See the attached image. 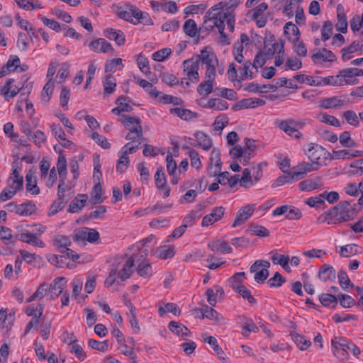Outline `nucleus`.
I'll return each instance as SVG.
<instances>
[{"label":"nucleus","instance_id":"f257e3e1","mask_svg":"<svg viewBox=\"0 0 363 363\" xmlns=\"http://www.w3.org/2000/svg\"><path fill=\"white\" fill-rule=\"evenodd\" d=\"M350 202L345 201L323 213L318 219L319 223L337 224L353 219Z\"/></svg>","mask_w":363,"mask_h":363},{"label":"nucleus","instance_id":"f03ea898","mask_svg":"<svg viewBox=\"0 0 363 363\" xmlns=\"http://www.w3.org/2000/svg\"><path fill=\"white\" fill-rule=\"evenodd\" d=\"M5 207L9 212H13L21 216H31L37 211L35 204L30 201H27L20 205L13 202H10L7 203Z\"/></svg>","mask_w":363,"mask_h":363},{"label":"nucleus","instance_id":"7ed1b4c3","mask_svg":"<svg viewBox=\"0 0 363 363\" xmlns=\"http://www.w3.org/2000/svg\"><path fill=\"white\" fill-rule=\"evenodd\" d=\"M183 73L192 83H196L199 80V65L197 60L192 57L184 60L182 63Z\"/></svg>","mask_w":363,"mask_h":363},{"label":"nucleus","instance_id":"20e7f679","mask_svg":"<svg viewBox=\"0 0 363 363\" xmlns=\"http://www.w3.org/2000/svg\"><path fill=\"white\" fill-rule=\"evenodd\" d=\"M337 76L338 86L356 85L359 83V79L355 77L353 67L340 69Z\"/></svg>","mask_w":363,"mask_h":363},{"label":"nucleus","instance_id":"39448f33","mask_svg":"<svg viewBox=\"0 0 363 363\" xmlns=\"http://www.w3.org/2000/svg\"><path fill=\"white\" fill-rule=\"evenodd\" d=\"M100 238L99 233L93 228H84L78 230L73 236L74 241H87L90 243L96 242Z\"/></svg>","mask_w":363,"mask_h":363},{"label":"nucleus","instance_id":"423d86ee","mask_svg":"<svg viewBox=\"0 0 363 363\" xmlns=\"http://www.w3.org/2000/svg\"><path fill=\"white\" fill-rule=\"evenodd\" d=\"M66 284L67 281L63 277H57L48 286V299L51 301L58 297L62 293Z\"/></svg>","mask_w":363,"mask_h":363},{"label":"nucleus","instance_id":"0eeeda50","mask_svg":"<svg viewBox=\"0 0 363 363\" xmlns=\"http://www.w3.org/2000/svg\"><path fill=\"white\" fill-rule=\"evenodd\" d=\"M311 59L315 64H323L326 62H335L337 57L332 51L321 48L312 54Z\"/></svg>","mask_w":363,"mask_h":363},{"label":"nucleus","instance_id":"6e6552de","mask_svg":"<svg viewBox=\"0 0 363 363\" xmlns=\"http://www.w3.org/2000/svg\"><path fill=\"white\" fill-rule=\"evenodd\" d=\"M320 166L319 162H302L293 168L296 176L295 179L298 180L303 179L308 172L318 170Z\"/></svg>","mask_w":363,"mask_h":363},{"label":"nucleus","instance_id":"1a4fd4ad","mask_svg":"<svg viewBox=\"0 0 363 363\" xmlns=\"http://www.w3.org/2000/svg\"><path fill=\"white\" fill-rule=\"evenodd\" d=\"M196 60L199 63L206 65L207 67H216V64H218V60L216 55L213 52L208 51L206 49H203L201 51V54L196 55L195 57Z\"/></svg>","mask_w":363,"mask_h":363},{"label":"nucleus","instance_id":"9d476101","mask_svg":"<svg viewBox=\"0 0 363 363\" xmlns=\"http://www.w3.org/2000/svg\"><path fill=\"white\" fill-rule=\"evenodd\" d=\"M265 104V101L259 98L244 99L233 106V110L238 111L243 108H255Z\"/></svg>","mask_w":363,"mask_h":363},{"label":"nucleus","instance_id":"9b49d317","mask_svg":"<svg viewBox=\"0 0 363 363\" xmlns=\"http://www.w3.org/2000/svg\"><path fill=\"white\" fill-rule=\"evenodd\" d=\"M225 213V208L223 206L216 207L213 208L211 213L205 216L202 220L203 226H208L215 222L220 220Z\"/></svg>","mask_w":363,"mask_h":363},{"label":"nucleus","instance_id":"f8f14e48","mask_svg":"<svg viewBox=\"0 0 363 363\" xmlns=\"http://www.w3.org/2000/svg\"><path fill=\"white\" fill-rule=\"evenodd\" d=\"M89 48L96 52L106 53L113 50L112 45L104 38H98L89 44Z\"/></svg>","mask_w":363,"mask_h":363},{"label":"nucleus","instance_id":"ddd939ff","mask_svg":"<svg viewBox=\"0 0 363 363\" xmlns=\"http://www.w3.org/2000/svg\"><path fill=\"white\" fill-rule=\"evenodd\" d=\"M275 123L281 130L284 131L286 134L291 137L298 139L301 135V133L296 128L291 125L294 123V121L292 120L277 121Z\"/></svg>","mask_w":363,"mask_h":363},{"label":"nucleus","instance_id":"4468645a","mask_svg":"<svg viewBox=\"0 0 363 363\" xmlns=\"http://www.w3.org/2000/svg\"><path fill=\"white\" fill-rule=\"evenodd\" d=\"M254 208L250 206H245L240 208L237 214L233 227L235 228L246 222L253 214Z\"/></svg>","mask_w":363,"mask_h":363},{"label":"nucleus","instance_id":"2eb2a0df","mask_svg":"<svg viewBox=\"0 0 363 363\" xmlns=\"http://www.w3.org/2000/svg\"><path fill=\"white\" fill-rule=\"evenodd\" d=\"M175 254L174 246L162 245L151 251V255L161 259L172 258Z\"/></svg>","mask_w":363,"mask_h":363},{"label":"nucleus","instance_id":"dca6fc26","mask_svg":"<svg viewBox=\"0 0 363 363\" xmlns=\"http://www.w3.org/2000/svg\"><path fill=\"white\" fill-rule=\"evenodd\" d=\"M13 82V79H8L6 84L1 89V94L4 95L6 101H9L14 97L22 89L17 86H13L12 85Z\"/></svg>","mask_w":363,"mask_h":363},{"label":"nucleus","instance_id":"f3484780","mask_svg":"<svg viewBox=\"0 0 363 363\" xmlns=\"http://www.w3.org/2000/svg\"><path fill=\"white\" fill-rule=\"evenodd\" d=\"M322 186L321 179L319 177L301 181L298 184L299 189L303 191H311L319 189Z\"/></svg>","mask_w":363,"mask_h":363},{"label":"nucleus","instance_id":"a211bd4d","mask_svg":"<svg viewBox=\"0 0 363 363\" xmlns=\"http://www.w3.org/2000/svg\"><path fill=\"white\" fill-rule=\"evenodd\" d=\"M168 328L175 335L179 337H190L191 335V331L184 325L176 322L170 321L168 324Z\"/></svg>","mask_w":363,"mask_h":363},{"label":"nucleus","instance_id":"6ab92c4d","mask_svg":"<svg viewBox=\"0 0 363 363\" xmlns=\"http://www.w3.org/2000/svg\"><path fill=\"white\" fill-rule=\"evenodd\" d=\"M125 257L127 258V259L123 264L122 269L119 272H117L118 277L122 281H125L130 277L133 272V267L135 262V260L131 257L126 255Z\"/></svg>","mask_w":363,"mask_h":363},{"label":"nucleus","instance_id":"aec40b11","mask_svg":"<svg viewBox=\"0 0 363 363\" xmlns=\"http://www.w3.org/2000/svg\"><path fill=\"white\" fill-rule=\"evenodd\" d=\"M104 35L109 40H114L118 45H122L125 43V35L120 30H117L113 28H108L104 31Z\"/></svg>","mask_w":363,"mask_h":363},{"label":"nucleus","instance_id":"412c9836","mask_svg":"<svg viewBox=\"0 0 363 363\" xmlns=\"http://www.w3.org/2000/svg\"><path fill=\"white\" fill-rule=\"evenodd\" d=\"M202 337L205 342H207L208 344L212 346L213 350L217 354L218 357L220 360L225 361V354L223 351L222 348L218 345L216 338L213 336L208 335L207 334H203Z\"/></svg>","mask_w":363,"mask_h":363},{"label":"nucleus","instance_id":"4be33fe9","mask_svg":"<svg viewBox=\"0 0 363 363\" xmlns=\"http://www.w3.org/2000/svg\"><path fill=\"white\" fill-rule=\"evenodd\" d=\"M362 252V247L357 244H348L340 247L339 254L342 257H350Z\"/></svg>","mask_w":363,"mask_h":363},{"label":"nucleus","instance_id":"5701e85b","mask_svg":"<svg viewBox=\"0 0 363 363\" xmlns=\"http://www.w3.org/2000/svg\"><path fill=\"white\" fill-rule=\"evenodd\" d=\"M86 194H78L70 203L68 211L72 213H77L82 209L87 201Z\"/></svg>","mask_w":363,"mask_h":363},{"label":"nucleus","instance_id":"b1692460","mask_svg":"<svg viewBox=\"0 0 363 363\" xmlns=\"http://www.w3.org/2000/svg\"><path fill=\"white\" fill-rule=\"evenodd\" d=\"M208 246L213 252L230 253L233 250L229 243L225 240H217L211 241L208 243Z\"/></svg>","mask_w":363,"mask_h":363},{"label":"nucleus","instance_id":"393cba45","mask_svg":"<svg viewBox=\"0 0 363 363\" xmlns=\"http://www.w3.org/2000/svg\"><path fill=\"white\" fill-rule=\"evenodd\" d=\"M363 155L362 150H334L333 151V157L335 160H345V159H350L361 157Z\"/></svg>","mask_w":363,"mask_h":363},{"label":"nucleus","instance_id":"a878e982","mask_svg":"<svg viewBox=\"0 0 363 363\" xmlns=\"http://www.w3.org/2000/svg\"><path fill=\"white\" fill-rule=\"evenodd\" d=\"M20 65V59L17 55H11L7 63L0 70V77L14 71Z\"/></svg>","mask_w":363,"mask_h":363},{"label":"nucleus","instance_id":"bb28decb","mask_svg":"<svg viewBox=\"0 0 363 363\" xmlns=\"http://www.w3.org/2000/svg\"><path fill=\"white\" fill-rule=\"evenodd\" d=\"M54 246L61 253H65L67 248L71 245V240L68 236L57 235H55L53 240Z\"/></svg>","mask_w":363,"mask_h":363},{"label":"nucleus","instance_id":"cd10ccee","mask_svg":"<svg viewBox=\"0 0 363 363\" xmlns=\"http://www.w3.org/2000/svg\"><path fill=\"white\" fill-rule=\"evenodd\" d=\"M337 23L336 28L337 30L345 33L347 30V21L344 13V9L342 4H338L337 6Z\"/></svg>","mask_w":363,"mask_h":363},{"label":"nucleus","instance_id":"c85d7f7f","mask_svg":"<svg viewBox=\"0 0 363 363\" xmlns=\"http://www.w3.org/2000/svg\"><path fill=\"white\" fill-rule=\"evenodd\" d=\"M318 277L323 281L333 280L335 278V270L329 264H323L318 271Z\"/></svg>","mask_w":363,"mask_h":363},{"label":"nucleus","instance_id":"c756f323","mask_svg":"<svg viewBox=\"0 0 363 363\" xmlns=\"http://www.w3.org/2000/svg\"><path fill=\"white\" fill-rule=\"evenodd\" d=\"M16 237H18V239L22 242L33 245L34 246H38L40 247H44L45 246L44 242L41 240L38 239V238L35 234L30 233H21L16 235Z\"/></svg>","mask_w":363,"mask_h":363},{"label":"nucleus","instance_id":"7c9ffc66","mask_svg":"<svg viewBox=\"0 0 363 363\" xmlns=\"http://www.w3.org/2000/svg\"><path fill=\"white\" fill-rule=\"evenodd\" d=\"M197 145L204 150H208L211 148L213 143L211 139L203 132H196L194 135Z\"/></svg>","mask_w":363,"mask_h":363},{"label":"nucleus","instance_id":"2f4dec72","mask_svg":"<svg viewBox=\"0 0 363 363\" xmlns=\"http://www.w3.org/2000/svg\"><path fill=\"white\" fill-rule=\"evenodd\" d=\"M290 335L294 343L301 350H306L311 345V341L305 336L295 332H291Z\"/></svg>","mask_w":363,"mask_h":363},{"label":"nucleus","instance_id":"473e14b6","mask_svg":"<svg viewBox=\"0 0 363 363\" xmlns=\"http://www.w3.org/2000/svg\"><path fill=\"white\" fill-rule=\"evenodd\" d=\"M129 133L125 135V139L130 140V143H136L139 140H145L143 135V128L141 125L129 128Z\"/></svg>","mask_w":363,"mask_h":363},{"label":"nucleus","instance_id":"72a5a7b5","mask_svg":"<svg viewBox=\"0 0 363 363\" xmlns=\"http://www.w3.org/2000/svg\"><path fill=\"white\" fill-rule=\"evenodd\" d=\"M338 337H335L332 340L331 345L335 356H336L341 361L346 360L349 358V352L343 347H340L338 345Z\"/></svg>","mask_w":363,"mask_h":363},{"label":"nucleus","instance_id":"f704fd0d","mask_svg":"<svg viewBox=\"0 0 363 363\" xmlns=\"http://www.w3.org/2000/svg\"><path fill=\"white\" fill-rule=\"evenodd\" d=\"M26 189L33 195H38L40 193V189L37 186L36 178L31 171H29L26 175Z\"/></svg>","mask_w":363,"mask_h":363},{"label":"nucleus","instance_id":"c9c22d12","mask_svg":"<svg viewBox=\"0 0 363 363\" xmlns=\"http://www.w3.org/2000/svg\"><path fill=\"white\" fill-rule=\"evenodd\" d=\"M228 14H223L221 16L220 18L218 21H212L204 18V21L202 24V26L199 28V33L206 32V34H208L214 27H216L218 29V25L220 21L224 23L225 18L228 16Z\"/></svg>","mask_w":363,"mask_h":363},{"label":"nucleus","instance_id":"e433bc0d","mask_svg":"<svg viewBox=\"0 0 363 363\" xmlns=\"http://www.w3.org/2000/svg\"><path fill=\"white\" fill-rule=\"evenodd\" d=\"M346 103L345 100L340 99L337 96H333L322 100L320 106L324 108H333L340 107Z\"/></svg>","mask_w":363,"mask_h":363},{"label":"nucleus","instance_id":"4c0bfd02","mask_svg":"<svg viewBox=\"0 0 363 363\" xmlns=\"http://www.w3.org/2000/svg\"><path fill=\"white\" fill-rule=\"evenodd\" d=\"M233 289L243 298L247 299L250 304H255L257 303L256 299L251 295L250 291L243 284L233 285Z\"/></svg>","mask_w":363,"mask_h":363},{"label":"nucleus","instance_id":"58836bf2","mask_svg":"<svg viewBox=\"0 0 363 363\" xmlns=\"http://www.w3.org/2000/svg\"><path fill=\"white\" fill-rule=\"evenodd\" d=\"M203 108H213L218 111H223L228 108V104L220 99H211L205 105H201Z\"/></svg>","mask_w":363,"mask_h":363},{"label":"nucleus","instance_id":"ea45409f","mask_svg":"<svg viewBox=\"0 0 363 363\" xmlns=\"http://www.w3.org/2000/svg\"><path fill=\"white\" fill-rule=\"evenodd\" d=\"M337 345L340 347H345L348 352L349 351H350L352 353V354L356 357H358L359 354L361 352L360 349L356 345H354L352 342L347 340L343 337H338Z\"/></svg>","mask_w":363,"mask_h":363},{"label":"nucleus","instance_id":"a19ab883","mask_svg":"<svg viewBox=\"0 0 363 363\" xmlns=\"http://www.w3.org/2000/svg\"><path fill=\"white\" fill-rule=\"evenodd\" d=\"M103 189L100 182L96 183L90 193L91 202L94 204L103 202Z\"/></svg>","mask_w":363,"mask_h":363},{"label":"nucleus","instance_id":"79ce46f5","mask_svg":"<svg viewBox=\"0 0 363 363\" xmlns=\"http://www.w3.org/2000/svg\"><path fill=\"white\" fill-rule=\"evenodd\" d=\"M321 150V145L311 144L306 152L308 159L313 162H318L320 159Z\"/></svg>","mask_w":363,"mask_h":363},{"label":"nucleus","instance_id":"37998d69","mask_svg":"<svg viewBox=\"0 0 363 363\" xmlns=\"http://www.w3.org/2000/svg\"><path fill=\"white\" fill-rule=\"evenodd\" d=\"M222 3H220L219 4L215 5L213 7H211L206 12V13L204 16V18L209 20V21H218V19H220L221 16L223 14H228L230 16L229 12L222 13V12L218 11V10L220 9V5Z\"/></svg>","mask_w":363,"mask_h":363},{"label":"nucleus","instance_id":"c03bdc74","mask_svg":"<svg viewBox=\"0 0 363 363\" xmlns=\"http://www.w3.org/2000/svg\"><path fill=\"white\" fill-rule=\"evenodd\" d=\"M183 30L186 35L191 38L195 37L199 33V29L193 19H188L184 22Z\"/></svg>","mask_w":363,"mask_h":363},{"label":"nucleus","instance_id":"a18cd8bd","mask_svg":"<svg viewBox=\"0 0 363 363\" xmlns=\"http://www.w3.org/2000/svg\"><path fill=\"white\" fill-rule=\"evenodd\" d=\"M288 40L294 45V51L298 56L305 57L306 55L307 49L302 41L297 38H293L292 36H289Z\"/></svg>","mask_w":363,"mask_h":363},{"label":"nucleus","instance_id":"49530a36","mask_svg":"<svg viewBox=\"0 0 363 363\" xmlns=\"http://www.w3.org/2000/svg\"><path fill=\"white\" fill-rule=\"evenodd\" d=\"M285 175H282L279 177L272 184L273 187L279 186L284 185L286 183L291 182L293 181H298V179H295L296 176L294 174V170L293 169L291 172H289L288 173H284Z\"/></svg>","mask_w":363,"mask_h":363},{"label":"nucleus","instance_id":"de8ad7c7","mask_svg":"<svg viewBox=\"0 0 363 363\" xmlns=\"http://www.w3.org/2000/svg\"><path fill=\"white\" fill-rule=\"evenodd\" d=\"M105 94H111L114 92L116 86V81L111 74H107L103 81Z\"/></svg>","mask_w":363,"mask_h":363},{"label":"nucleus","instance_id":"09e8293b","mask_svg":"<svg viewBox=\"0 0 363 363\" xmlns=\"http://www.w3.org/2000/svg\"><path fill=\"white\" fill-rule=\"evenodd\" d=\"M201 313L202 318H207L217 322H220L222 319V317L220 316V314L216 311L208 306H205L201 311Z\"/></svg>","mask_w":363,"mask_h":363},{"label":"nucleus","instance_id":"8fccbe9b","mask_svg":"<svg viewBox=\"0 0 363 363\" xmlns=\"http://www.w3.org/2000/svg\"><path fill=\"white\" fill-rule=\"evenodd\" d=\"M14 318L11 313L7 314V309L0 310V326L3 328H9L13 325Z\"/></svg>","mask_w":363,"mask_h":363},{"label":"nucleus","instance_id":"3c124183","mask_svg":"<svg viewBox=\"0 0 363 363\" xmlns=\"http://www.w3.org/2000/svg\"><path fill=\"white\" fill-rule=\"evenodd\" d=\"M247 231L259 237H268L269 235V231L265 227L253 223L249 225Z\"/></svg>","mask_w":363,"mask_h":363},{"label":"nucleus","instance_id":"603ef678","mask_svg":"<svg viewBox=\"0 0 363 363\" xmlns=\"http://www.w3.org/2000/svg\"><path fill=\"white\" fill-rule=\"evenodd\" d=\"M138 274L143 278H147L152 274L151 264L141 261L137 268Z\"/></svg>","mask_w":363,"mask_h":363},{"label":"nucleus","instance_id":"864d4df0","mask_svg":"<svg viewBox=\"0 0 363 363\" xmlns=\"http://www.w3.org/2000/svg\"><path fill=\"white\" fill-rule=\"evenodd\" d=\"M169 111L184 120H189L196 116V113L191 111L179 107L171 108Z\"/></svg>","mask_w":363,"mask_h":363},{"label":"nucleus","instance_id":"5fc2aeb1","mask_svg":"<svg viewBox=\"0 0 363 363\" xmlns=\"http://www.w3.org/2000/svg\"><path fill=\"white\" fill-rule=\"evenodd\" d=\"M159 313L162 316L166 313H172L175 315H179L181 314V310L179 306L174 303H167L164 306H160L158 309Z\"/></svg>","mask_w":363,"mask_h":363},{"label":"nucleus","instance_id":"6e6d98bb","mask_svg":"<svg viewBox=\"0 0 363 363\" xmlns=\"http://www.w3.org/2000/svg\"><path fill=\"white\" fill-rule=\"evenodd\" d=\"M182 148L189 150L191 165L196 169H199L201 167V162L200 160L199 153L195 150L191 149L188 146H183Z\"/></svg>","mask_w":363,"mask_h":363},{"label":"nucleus","instance_id":"4d7b16f0","mask_svg":"<svg viewBox=\"0 0 363 363\" xmlns=\"http://www.w3.org/2000/svg\"><path fill=\"white\" fill-rule=\"evenodd\" d=\"M89 346L94 350L106 352L108 348V340L99 342L94 339H89L88 341Z\"/></svg>","mask_w":363,"mask_h":363},{"label":"nucleus","instance_id":"13d9d810","mask_svg":"<svg viewBox=\"0 0 363 363\" xmlns=\"http://www.w3.org/2000/svg\"><path fill=\"white\" fill-rule=\"evenodd\" d=\"M337 279L341 288L347 291L349 286L354 287V284L350 281L346 272L341 270L338 272Z\"/></svg>","mask_w":363,"mask_h":363},{"label":"nucleus","instance_id":"bf43d9fd","mask_svg":"<svg viewBox=\"0 0 363 363\" xmlns=\"http://www.w3.org/2000/svg\"><path fill=\"white\" fill-rule=\"evenodd\" d=\"M284 32L285 35H289L291 33L294 36L292 37L293 38L300 39L301 32L299 29L291 21L286 23L284 27Z\"/></svg>","mask_w":363,"mask_h":363},{"label":"nucleus","instance_id":"052dcab7","mask_svg":"<svg viewBox=\"0 0 363 363\" xmlns=\"http://www.w3.org/2000/svg\"><path fill=\"white\" fill-rule=\"evenodd\" d=\"M319 300L322 305L325 307L330 306L333 303V307H335L337 304V298L330 294H322L319 296Z\"/></svg>","mask_w":363,"mask_h":363},{"label":"nucleus","instance_id":"680f3d73","mask_svg":"<svg viewBox=\"0 0 363 363\" xmlns=\"http://www.w3.org/2000/svg\"><path fill=\"white\" fill-rule=\"evenodd\" d=\"M120 153H121L120 159L117 161V164H116V171L120 173H123L127 169V167L130 163V160L126 156L127 155L124 154V150H121V152Z\"/></svg>","mask_w":363,"mask_h":363},{"label":"nucleus","instance_id":"e2e57ef3","mask_svg":"<svg viewBox=\"0 0 363 363\" xmlns=\"http://www.w3.org/2000/svg\"><path fill=\"white\" fill-rule=\"evenodd\" d=\"M340 143L345 147H353L357 146V143L351 138L350 133L345 131L340 135Z\"/></svg>","mask_w":363,"mask_h":363},{"label":"nucleus","instance_id":"0e129e2a","mask_svg":"<svg viewBox=\"0 0 363 363\" xmlns=\"http://www.w3.org/2000/svg\"><path fill=\"white\" fill-rule=\"evenodd\" d=\"M254 182L252 179L251 171L250 169L246 168L242 172V176L240 178V184L242 186L248 188L254 184Z\"/></svg>","mask_w":363,"mask_h":363},{"label":"nucleus","instance_id":"69168bd1","mask_svg":"<svg viewBox=\"0 0 363 363\" xmlns=\"http://www.w3.org/2000/svg\"><path fill=\"white\" fill-rule=\"evenodd\" d=\"M343 117L346 120L347 123H349L350 125L353 126L359 125V116L354 111H346L343 113Z\"/></svg>","mask_w":363,"mask_h":363},{"label":"nucleus","instance_id":"338daca9","mask_svg":"<svg viewBox=\"0 0 363 363\" xmlns=\"http://www.w3.org/2000/svg\"><path fill=\"white\" fill-rule=\"evenodd\" d=\"M213 88V82L205 80L198 86L197 91L200 95H208L212 92Z\"/></svg>","mask_w":363,"mask_h":363},{"label":"nucleus","instance_id":"774afa93","mask_svg":"<svg viewBox=\"0 0 363 363\" xmlns=\"http://www.w3.org/2000/svg\"><path fill=\"white\" fill-rule=\"evenodd\" d=\"M172 54L170 48H163L157 52H155L152 57L155 61L162 62L166 60Z\"/></svg>","mask_w":363,"mask_h":363}]
</instances>
